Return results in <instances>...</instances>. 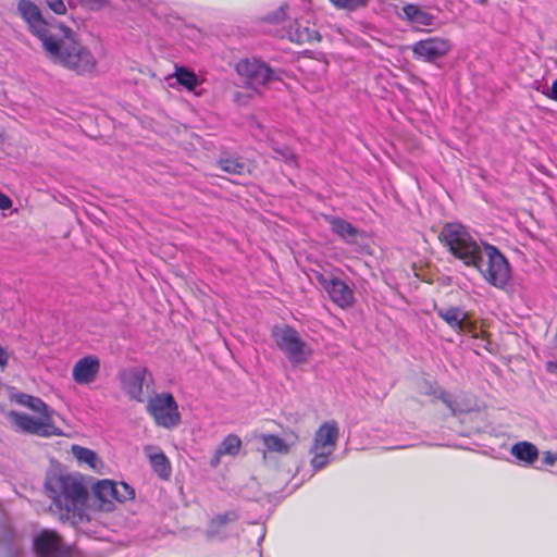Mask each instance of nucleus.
I'll list each match as a JSON object with an SVG mask.
<instances>
[{
    "mask_svg": "<svg viewBox=\"0 0 557 557\" xmlns=\"http://www.w3.org/2000/svg\"><path fill=\"white\" fill-rule=\"evenodd\" d=\"M17 12L28 30L41 41L48 59L77 75H88L97 67V60L88 47L83 45L75 32L62 23L48 22L37 4L20 0Z\"/></svg>",
    "mask_w": 557,
    "mask_h": 557,
    "instance_id": "1",
    "label": "nucleus"
},
{
    "mask_svg": "<svg viewBox=\"0 0 557 557\" xmlns=\"http://www.w3.org/2000/svg\"><path fill=\"white\" fill-rule=\"evenodd\" d=\"M440 239L465 265L479 271L482 277L496 288H505L511 280V267L500 250L488 243H479L459 222L446 223Z\"/></svg>",
    "mask_w": 557,
    "mask_h": 557,
    "instance_id": "2",
    "label": "nucleus"
},
{
    "mask_svg": "<svg viewBox=\"0 0 557 557\" xmlns=\"http://www.w3.org/2000/svg\"><path fill=\"white\" fill-rule=\"evenodd\" d=\"M440 239L465 265L479 271L482 277L496 288H505L511 280V267L500 250L488 243H479L459 222L446 223Z\"/></svg>",
    "mask_w": 557,
    "mask_h": 557,
    "instance_id": "3",
    "label": "nucleus"
},
{
    "mask_svg": "<svg viewBox=\"0 0 557 557\" xmlns=\"http://www.w3.org/2000/svg\"><path fill=\"white\" fill-rule=\"evenodd\" d=\"M45 491L51 499L50 510L60 520L78 524L89 520L87 502L89 491L77 473H52L46 478Z\"/></svg>",
    "mask_w": 557,
    "mask_h": 557,
    "instance_id": "4",
    "label": "nucleus"
},
{
    "mask_svg": "<svg viewBox=\"0 0 557 557\" xmlns=\"http://www.w3.org/2000/svg\"><path fill=\"white\" fill-rule=\"evenodd\" d=\"M271 336L277 348L294 366L306 363L312 355L310 346L289 325L274 326Z\"/></svg>",
    "mask_w": 557,
    "mask_h": 557,
    "instance_id": "5",
    "label": "nucleus"
},
{
    "mask_svg": "<svg viewBox=\"0 0 557 557\" xmlns=\"http://www.w3.org/2000/svg\"><path fill=\"white\" fill-rule=\"evenodd\" d=\"M339 437L338 423L335 420L323 422L317 430L310 453L313 455L311 466L314 470H321L330 462V456L334 453Z\"/></svg>",
    "mask_w": 557,
    "mask_h": 557,
    "instance_id": "6",
    "label": "nucleus"
},
{
    "mask_svg": "<svg viewBox=\"0 0 557 557\" xmlns=\"http://www.w3.org/2000/svg\"><path fill=\"white\" fill-rule=\"evenodd\" d=\"M147 411L157 425L173 429L181 423L178 405L171 393H160L148 401Z\"/></svg>",
    "mask_w": 557,
    "mask_h": 557,
    "instance_id": "7",
    "label": "nucleus"
},
{
    "mask_svg": "<svg viewBox=\"0 0 557 557\" xmlns=\"http://www.w3.org/2000/svg\"><path fill=\"white\" fill-rule=\"evenodd\" d=\"M8 418L15 429L23 433L44 437L61 434V431L53 425L51 416L34 418L27 413L11 411Z\"/></svg>",
    "mask_w": 557,
    "mask_h": 557,
    "instance_id": "8",
    "label": "nucleus"
},
{
    "mask_svg": "<svg viewBox=\"0 0 557 557\" xmlns=\"http://www.w3.org/2000/svg\"><path fill=\"white\" fill-rule=\"evenodd\" d=\"M236 70L239 75L247 79V83L253 87L267 86L273 81L280 79V72L271 69L265 62L252 59L240 61Z\"/></svg>",
    "mask_w": 557,
    "mask_h": 557,
    "instance_id": "9",
    "label": "nucleus"
},
{
    "mask_svg": "<svg viewBox=\"0 0 557 557\" xmlns=\"http://www.w3.org/2000/svg\"><path fill=\"white\" fill-rule=\"evenodd\" d=\"M148 375H150V372L146 367L134 366L122 369L117 379L122 391L131 400L143 403L144 385L147 383Z\"/></svg>",
    "mask_w": 557,
    "mask_h": 557,
    "instance_id": "10",
    "label": "nucleus"
},
{
    "mask_svg": "<svg viewBox=\"0 0 557 557\" xmlns=\"http://www.w3.org/2000/svg\"><path fill=\"white\" fill-rule=\"evenodd\" d=\"M315 280L323 286L334 304L341 308L352 306L354 292L343 280L321 272L315 273Z\"/></svg>",
    "mask_w": 557,
    "mask_h": 557,
    "instance_id": "11",
    "label": "nucleus"
},
{
    "mask_svg": "<svg viewBox=\"0 0 557 557\" xmlns=\"http://www.w3.org/2000/svg\"><path fill=\"white\" fill-rule=\"evenodd\" d=\"M424 34H429V30L420 28V59L440 66V62L451 50L453 44L445 37L424 38Z\"/></svg>",
    "mask_w": 557,
    "mask_h": 557,
    "instance_id": "12",
    "label": "nucleus"
},
{
    "mask_svg": "<svg viewBox=\"0 0 557 557\" xmlns=\"http://www.w3.org/2000/svg\"><path fill=\"white\" fill-rule=\"evenodd\" d=\"M36 557H63L66 549L61 536L53 530H41L34 536Z\"/></svg>",
    "mask_w": 557,
    "mask_h": 557,
    "instance_id": "13",
    "label": "nucleus"
},
{
    "mask_svg": "<svg viewBox=\"0 0 557 557\" xmlns=\"http://www.w3.org/2000/svg\"><path fill=\"white\" fill-rule=\"evenodd\" d=\"M100 371V360L97 356L88 355L76 361L73 367V380L79 385H88L96 381Z\"/></svg>",
    "mask_w": 557,
    "mask_h": 557,
    "instance_id": "14",
    "label": "nucleus"
},
{
    "mask_svg": "<svg viewBox=\"0 0 557 557\" xmlns=\"http://www.w3.org/2000/svg\"><path fill=\"white\" fill-rule=\"evenodd\" d=\"M116 493L117 484L111 480H100L92 485L94 503L101 511L114 509Z\"/></svg>",
    "mask_w": 557,
    "mask_h": 557,
    "instance_id": "15",
    "label": "nucleus"
},
{
    "mask_svg": "<svg viewBox=\"0 0 557 557\" xmlns=\"http://www.w3.org/2000/svg\"><path fill=\"white\" fill-rule=\"evenodd\" d=\"M239 519V515L236 510H230L224 513H219L213 517L207 529V536L209 539H224L226 536L227 525L235 523Z\"/></svg>",
    "mask_w": 557,
    "mask_h": 557,
    "instance_id": "16",
    "label": "nucleus"
},
{
    "mask_svg": "<svg viewBox=\"0 0 557 557\" xmlns=\"http://www.w3.org/2000/svg\"><path fill=\"white\" fill-rule=\"evenodd\" d=\"M420 394L431 396L433 399H441L453 413H456V401L449 393H446L436 381L420 380Z\"/></svg>",
    "mask_w": 557,
    "mask_h": 557,
    "instance_id": "17",
    "label": "nucleus"
},
{
    "mask_svg": "<svg viewBox=\"0 0 557 557\" xmlns=\"http://www.w3.org/2000/svg\"><path fill=\"white\" fill-rule=\"evenodd\" d=\"M287 34L292 41L300 45L320 40V35L314 27H310L298 21L289 26Z\"/></svg>",
    "mask_w": 557,
    "mask_h": 557,
    "instance_id": "18",
    "label": "nucleus"
},
{
    "mask_svg": "<svg viewBox=\"0 0 557 557\" xmlns=\"http://www.w3.org/2000/svg\"><path fill=\"white\" fill-rule=\"evenodd\" d=\"M511 455L518 460L532 465L539 458V449L530 442H519L512 445Z\"/></svg>",
    "mask_w": 557,
    "mask_h": 557,
    "instance_id": "19",
    "label": "nucleus"
},
{
    "mask_svg": "<svg viewBox=\"0 0 557 557\" xmlns=\"http://www.w3.org/2000/svg\"><path fill=\"white\" fill-rule=\"evenodd\" d=\"M15 400L17 404L29 408L30 410L39 413L42 417L51 416V413L53 412L48 407V405L39 397L20 393L15 396Z\"/></svg>",
    "mask_w": 557,
    "mask_h": 557,
    "instance_id": "20",
    "label": "nucleus"
},
{
    "mask_svg": "<svg viewBox=\"0 0 557 557\" xmlns=\"http://www.w3.org/2000/svg\"><path fill=\"white\" fill-rule=\"evenodd\" d=\"M150 465L154 472L162 479H168L171 474V466L166 456L162 451L149 454Z\"/></svg>",
    "mask_w": 557,
    "mask_h": 557,
    "instance_id": "21",
    "label": "nucleus"
},
{
    "mask_svg": "<svg viewBox=\"0 0 557 557\" xmlns=\"http://www.w3.org/2000/svg\"><path fill=\"white\" fill-rule=\"evenodd\" d=\"M330 224L332 231L344 239L355 238L358 234L357 228H355L351 223L341 218H332Z\"/></svg>",
    "mask_w": 557,
    "mask_h": 557,
    "instance_id": "22",
    "label": "nucleus"
},
{
    "mask_svg": "<svg viewBox=\"0 0 557 557\" xmlns=\"http://www.w3.org/2000/svg\"><path fill=\"white\" fill-rule=\"evenodd\" d=\"M438 314L443 318L451 327L457 330H463L465 327V313L456 308L451 307L448 309L438 310Z\"/></svg>",
    "mask_w": 557,
    "mask_h": 557,
    "instance_id": "23",
    "label": "nucleus"
},
{
    "mask_svg": "<svg viewBox=\"0 0 557 557\" xmlns=\"http://www.w3.org/2000/svg\"><path fill=\"white\" fill-rule=\"evenodd\" d=\"M174 76L177 83L187 90H194L199 83L197 75L184 66H176Z\"/></svg>",
    "mask_w": 557,
    "mask_h": 557,
    "instance_id": "24",
    "label": "nucleus"
},
{
    "mask_svg": "<svg viewBox=\"0 0 557 557\" xmlns=\"http://www.w3.org/2000/svg\"><path fill=\"white\" fill-rule=\"evenodd\" d=\"M72 453L74 457L81 462L88 465L91 469H96L99 462V458L97 454L86 447H82L78 445L72 446Z\"/></svg>",
    "mask_w": 557,
    "mask_h": 557,
    "instance_id": "25",
    "label": "nucleus"
},
{
    "mask_svg": "<svg viewBox=\"0 0 557 557\" xmlns=\"http://www.w3.org/2000/svg\"><path fill=\"white\" fill-rule=\"evenodd\" d=\"M262 442L268 450L280 454H287L289 446L277 435L265 434L262 435Z\"/></svg>",
    "mask_w": 557,
    "mask_h": 557,
    "instance_id": "26",
    "label": "nucleus"
},
{
    "mask_svg": "<svg viewBox=\"0 0 557 557\" xmlns=\"http://www.w3.org/2000/svg\"><path fill=\"white\" fill-rule=\"evenodd\" d=\"M218 164L224 172L235 175H242L246 170L245 163L234 158H220Z\"/></svg>",
    "mask_w": 557,
    "mask_h": 557,
    "instance_id": "27",
    "label": "nucleus"
},
{
    "mask_svg": "<svg viewBox=\"0 0 557 557\" xmlns=\"http://www.w3.org/2000/svg\"><path fill=\"white\" fill-rule=\"evenodd\" d=\"M242 442L237 435H227L218 448V455H236L239 451Z\"/></svg>",
    "mask_w": 557,
    "mask_h": 557,
    "instance_id": "28",
    "label": "nucleus"
},
{
    "mask_svg": "<svg viewBox=\"0 0 557 557\" xmlns=\"http://www.w3.org/2000/svg\"><path fill=\"white\" fill-rule=\"evenodd\" d=\"M135 497V491L133 487L124 482L117 484L116 502L123 503Z\"/></svg>",
    "mask_w": 557,
    "mask_h": 557,
    "instance_id": "29",
    "label": "nucleus"
},
{
    "mask_svg": "<svg viewBox=\"0 0 557 557\" xmlns=\"http://www.w3.org/2000/svg\"><path fill=\"white\" fill-rule=\"evenodd\" d=\"M336 8L356 10L367 4L368 0H330Z\"/></svg>",
    "mask_w": 557,
    "mask_h": 557,
    "instance_id": "30",
    "label": "nucleus"
},
{
    "mask_svg": "<svg viewBox=\"0 0 557 557\" xmlns=\"http://www.w3.org/2000/svg\"><path fill=\"white\" fill-rule=\"evenodd\" d=\"M274 151L280 159L290 164H297V157L288 147L274 148Z\"/></svg>",
    "mask_w": 557,
    "mask_h": 557,
    "instance_id": "31",
    "label": "nucleus"
},
{
    "mask_svg": "<svg viewBox=\"0 0 557 557\" xmlns=\"http://www.w3.org/2000/svg\"><path fill=\"white\" fill-rule=\"evenodd\" d=\"M46 3L55 14H64L66 12L63 0H46Z\"/></svg>",
    "mask_w": 557,
    "mask_h": 557,
    "instance_id": "32",
    "label": "nucleus"
},
{
    "mask_svg": "<svg viewBox=\"0 0 557 557\" xmlns=\"http://www.w3.org/2000/svg\"><path fill=\"white\" fill-rule=\"evenodd\" d=\"M537 90H540L544 96L547 98L557 101V78L553 82L550 87H543L540 89V87H536Z\"/></svg>",
    "mask_w": 557,
    "mask_h": 557,
    "instance_id": "33",
    "label": "nucleus"
},
{
    "mask_svg": "<svg viewBox=\"0 0 557 557\" xmlns=\"http://www.w3.org/2000/svg\"><path fill=\"white\" fill-rule=\"evenodd\" d=\"M404 14L410 21H414L418 16V5L417 4H408L403 8Z\"/></svg>",
    "mask_w": 557,
    "mask_h": 557,
    "instance_id": "34",
    "label": "nucleus"
},
{
    "mask_svg": "<svg viewBox=\"0 0 557 557\" xmlns=\"http://www.w3.org/2000/svg\"><path fill=\"white\" fill-rule=\"evenodd\" d=\"M557 462V453L545 451L543 454V463L547 466H554Z\"/></svg>",
    "mask_w": 557,
    "mask_h": 557,
    "instance_id": "35",
    "label": "nucleus"
},
{
    "mask_svg": "<svg viewBox=\"0 0 557 557\" xmlns=\"http://www.w3.org/2000/svg\"><path fill=\"white\" fill-rule=\"evenodd\" d=\"M434 18H435V16H433L432 14L420 10V25H424V26L432 25Z\"/></svg>",
    "mask_w": 557,
    "mask_h": 557,
    "instance_id": "36",
    "label": "nucleus"
},
{
    "mask_svg": "<svg viewBox=\"0 0 557 557\" xmlns=\"http://www.w3.org/2000/svg\"><path fill=\"white\" fill-rule=\"evenodd\" d=\"M12 208V200L5 195L0 193V209L9 210Z\"/></svg>",
    "mask_w": 557,
    "mask_h": 557,
    "instance_id": "37",
    "label": "nucleus"
},
{
    "mask_svg": "<svg viewBox=\"0 0 557 557\" xmlns=\"http://www.w3.org/2000/svg\"><path fill=\"white\" fill-rule=\"evenodd\" d=\"M285 18V7L281 5L278 11L274 14L272 18H270L271 22L280 23Z\"/></svg>",
    "mask_w": 557,
    "mask_h": 557,
    "instance_id": "38",
    "label": "nucleus"
},
{
    "mask_svg": "<svg viewBox=\"0 0 557 557\" xmlns=\"http://www.w3.org/2000/svg\"><path fill=\"white\" fill-rule=\"evenodd\" d=\"M7 363V356L2 347L0 346V366H3Z\"/></svg>",
    "mask_w": 557,
    "mask_h": 557,
    "instance_id": "39",
    "label": "nucleus"
},
{
    "mask_svg": "<svg viewBox=\"0 0 557 557\" xmlns=\"http://www.w3.org/2000/svg\"><path fill=\"white\" fill-rule=\"evenodd\" d=\"M418 50H420V47H418V42L412 45V52L414 54H418Z\"/></svg>",
    "mask_w": 557,
    "mask_h": 557,
    "instance_id": "40",
    "label": "nucleus"
},
{
    "mask_svg": "<svg viewBox=\"0 0 557 557\" xmlns=\"http://www.w3.org/2000/svg\"><path fill=\"white\" fill-rule=\"evenodd\" d=\"M418 50H420V47H418V42L412 45V52L414 54H418Z\"/></svg>",
    "mask_w": 557,
    "mask_h": 557,
    "instance_id": "41",
    "label": "nucleus"
},
{
    "mask_svg": "<svg viewBox=\"0 0 557 557\" xmlns=\"http://www.w3.org/2000/svg\"><path fill=\"white\" fill-rule=\"evenodd\" d=\"M473 1L479 4H485L487 2V0H473Z\"/></svg>",
    "mask_w": 557,
    "mask_h": 557,
    "instance_id": "42",
    "label": "nucleus"
},
{
    "mask_svg": "<svg viewBox=\"0 0 557 557\" xmlns=\"http://www.w3.org/2000/svg\"><path fill=\"white\" fill-rule=\"evenodd\" d=\"M412 270L414 272V275L418 276V272H417V265L416 263H412Z\"/></svg>",
    "mask_w": 557,
    "mask_h": 557,
    "instance_id": "43",
    "label": "nucleus"
},
{
    "mask_svg": "<svg viewBox=\"0 0 557 557\" xmlns=\"http://www.w3.org/2000/svg\"><path fill=\"white\" fill-rule=\"evenodd\" d=\"M218 461H219V457L215 458V461H212L213 466H215L218 463Z\"/></svg>",
    "mask_w": 557,
    "mask_h": 557,
    "instance_id": "44",
    "label": "nucleus"
}]
</instances>
